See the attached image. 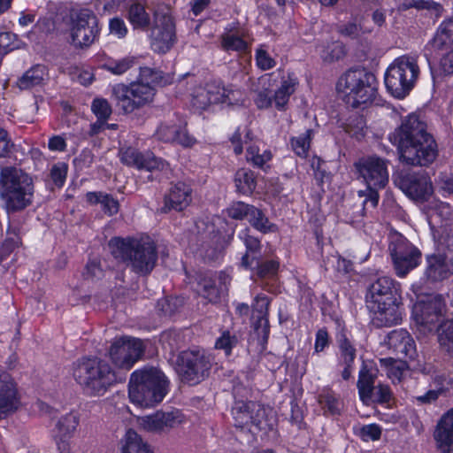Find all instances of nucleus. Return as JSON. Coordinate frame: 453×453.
<instances>
[{"mask_svg": "<svg viewBox=\"0 0 453 453\" xmlns=\"http://www.w3.org/2000/svg\"><path fill=\"white\" fill-rule=\"evenodd\" d=\"M220 47L225 51L244 53L249 49V43L243 32L226 31L220 35Z\"/></svg>", "mask_w": 453, "mask_h": 453, "instance_id": "f704fd0d", "label": "nucleus"}, {"mask_svg": "<svg viewBox=\"0 0 453 453\" xmlns=\"http://www.w3.org/2000/svg\"><path fill=\"white\" fill-rule=\"evenodd\" d=\"M255 59L258 68L264 71L272 69L276 65V61L269 55L263 46L259 47L256 50Z\"/></svg>", "mask_w": 453, "mask_h": 453, "instance_id": "5fc2aeb1", "label": "nucleus"}, {"mask_svg": "<svg viewBox=\"0 0 453 453\" xmlns=\"http://www.w3.org/2000/svg\"><path fill=\"white\" fill-rule=\"evenodd\" d=\"M250 224L262 234H270L278 232V226L272 223L265 214L258 208L253 207L248 219Z\"/></svg>", "mask_w": 453, "mask_h": 453, "instance_id": "e433bc0d", "label": "nucleus"}, {"mask_svg": "<svg viewBox=\"0 0 453 453\" xmlns=\"http://www.w3.org/2000/svg\"><path fill=\"white\" fill-rule=\"evenodd\" d=\"M394 269L398 277H405L421 260V252L403 236L396 237L389 245Z\"/></svg>", "mask_w": 453, "mask_h": 453, "instance_id": "dca6fc26", "label": "nucleus"}, {"mask_svg": "<svg viewBox=\"0 0 453 453\" xmlns=\"http://www.w3.org/2000/svg\"><path fill=\"white\" fill-rule=\"evenodd\" d=\"M234 182L238 192L249 195L256 188L254 173L249 169H239L234 176Z\"/></svg>", "mask_w": 453, "mask_h": 453, "instance_id": "ea45409f", "label": "nucleus"}, {"mask_svg": "<svg viewBox=\"0 0 453 453\" xmlns=\"http://www.w3.org/2000/svg\"><path fill=\"white\" fill-rule=\"evenodd\" d=\"M239 343V338L234 332L225 330L216 340L215 348L224 350L226 356L232 353V349Z\"/></svg>", "mask_w": 453, "mask_h": 453, "instance_id": "49530a36", "label": "nucleus"}, {"mask_svg": "<svg viewBox=\"0 0 453 453\" xmlns=\"http://www.w3.org/2000/svg\"><path fill=\"white\" fill-rule=\"evenodd\" d=\"M47 75L46 67L37 65L30 69V86L40 85Z\"/></svg>", "mask_w": 453, "mask_h": 453, "instance_id": "69168bd1", "label": "nucleus"}, {"mask_svg": "<svg viewBox=\"0 0 453 453\" xmlns=\"http://www.w3.org/2000/svg\"><path fill=\"white\" fill-rule=\"evenodd\" d=\"M338 347V365L342 367V377L348 380L354 369L357 349L345 332H341L336 338Z\"/></svg>", "mask_w": 453, "mask_h": 453, "instance_id": "a878e982", "label": "nucleus"}, {"mask_svg": "<svg viewBox=\"0 0 453 453\" xmlns=\"http://www.w3.org/2000/svg\"><path fill=\"white\" fill-rule=\"evenodd\" d=\"M183 422V415L179 410L171 411H157L139 419L140 426L147 432L163 433L179 426Z\"/></svg>", "mask_w": 453, "mask_h": 453, "instance_id": "412c9836", "label": "nucleus"}, {"mask_svg": "<svg viewBox=\"0 0 453 453\" xmlns=\"http://www.w3.org/2000/svg\"><path fill=\"white\" fill-rule=\"evenodd\" d=\"M423 372L431 375V387L436 390H440L444 395L447 388V375L444 372L437 371L433 366L425 367Z\"/></svg>", "mask_w": 453, "mask_h": 453, "instance_id": "de8ad7c7", "label": "nucleus"}, {"mask_svg": "<svg viewBox=\"0 0 453 453\" xmlns=\"http://www.w3.org/2000/svg\"><path fill=\"white\" fill-rule=\"evenodd\" d=\"M109 28L111 34L115 35L119 38H123L127 34V27L124 20L120 18L111 19L109 23Z\"/></svg>", "mask_w": 453, "mask_h": 453, "instance_id": "680f3d73", "label": "nucleus"}, {"mask_svg": "<svg viewBox=\"0 0 453 453\" xmlns=\"http://www.w3.org/2000/svg\"><path fill=\"white\" fill-rule=\"evenodd\" d=\"M426 277L432 281L446 279L449 275V267L441 255H430L426 257Z\"/></svg>", "mask_w": 453, "mask_h": 453, "instance_id": "473e14b6", "label": "nucleus"}, {"mask_svg": "<svg viewBox=\"0 0 453 453\" xmlns=\"http://www.w3.org/2000/svg\"><path fill=\"white\" fill-rule=\"evenodd\" d=\"M253 207V205L242 202L235 203L228 209V216L234 219H242L244 218L248 219Z\"/></svg>", "mask_w": 453, "mask_h": 453, "instance_id": "6e6d98bb", "label": "nucleus"}, {"mask_svg": "<svg viewBox=\"0 0 453 453\" xmlns=\"http://www.w3.org/2000/svg\"><path fill=\"white\" fill-rule=\"evenodd\" d=\"M273 76V73H266L258 79V84L261 86V89L257 91L254 101L259 109H267L273 104V96L269 90Z\"/></svg>", "mask_w": 453, "mask_h": 453, "instance_id": "58836bf2", "label": "nucleus"}, {"mask_svg": "<svg viewBox=\"0 0 453 453\" xmlns=\"http://www.w3.org/2000/svg\"><path fill=\"white\" fill-rule=\"evenodd\" d=\"M21 45V41L17 35L4 31L0 32V55H5L8 52L19 49Z\"/></svg>", "mask_w": 453, "mask_h": 453, "instance_id": "8fccbe9b", "label": "nucleus"}, {"mask_svg": "<svg viewBox=\"0 0 453 453\" xmlns=\"http://www.w3.org/2000/svg\"><path fill=\"white\" fill-rule=\"evenodd\" d=\"M211 364L203 350H184L176 359V371L181 380L189 384H197L209 374Z\"/></svg>", "mask_w": 453, "mask_h": 453, "instance_id": "ddd939ff", "label": "nucleus"}, {"mask_svg": "<svg viewBox=\"0 0 453 453\" xmlns=\"http://www.w3.org/2000/svg\"><path fill=\"white\" fill-rule=\"evenodd\" d=\"M388 160L378 156L363 157L355 163L359 178L366 187L371 188L370 201L372 208L378 205L379 190L384 188L388 183Z\"/></svg>", "mask_w": 453, "mask_h": 453, "instance_id": "9d476101", "label": "nucleus"}, {"mask_svg": "<svg viewBox=\"0 0 453 453\" xmlns=\"http://www.w3.org/2000/svg\"><path fill=\"white\" fill-rule=\"evenodd\" d=\"M377 373L378 369L372 362H363L357 383L359 396L363 402L372 399Z\"/></svg>", "mask_w": 453, "mask_h": 453, "instance_id": "c756f323", "label": "nucleus"}, {"mask_svg": "<svg viewBox=\"0 0 453 453\" xmlns=\"http://www.w3.org/2000/svg\"><path fill=\"white\" fill-rule=\"evenodd\" d=\"M230 282L229 277L224 273H204L196 278V291L211 303H218L226 295V284Z\"/></svg>", "mask_w": 453, "mask_h": 453, "instance_id": "a211bd4d", "label": "nucleus"}, {"mask_svg": "<svg viewBox=\"0 0 453 453\" xmlns=\"http://www.w3.org/2000/svg\"><path fill=\"white\" fill-rule=\"evenodd\" d=\"M240 90L226 88L219 81H212L203 86L196 87L192 91L190 103L194 109L203 111L214 104H236L240 101Z\"/></svg>", "mask_w": 453, "mask_h": 453, "instance_id": "f8f14e48", "label": "nucleus"}, {"mask_svg": "<svg viewBox=\"0 0 453 453\" xmlns=\"http://www.w3.org/2000/svg\"><path fill=\"white\" fill-rule=\"evenodd\" d=\"M400 188L413 199L426 200L432 194V183L425 173H407L399 180Z\"/></svg>", "mask_w": 453, "mask_h": 453, "instance_id": "b1692460", "label": "nucleus"}, {"mask_svg": "<svg viewBox=\"0 0 453 453\" xmlns=\"http://www.w3.org/2000/svg\"><path fill=\"white\" fill-rule=\"evenodd\" d=\"M313 135L312 129H307L303 134L290 138V145L295 154L302 158L308 156Z\"/></svg>", "mask_w": 453, "mask_h": 453, "instance_id": "a19ab883", "label": "nucleus"}, {"mask_svg": "<svg viewBox=\"0 0 453 453\" xmlns=\"http://www.w3.org/2000/svg\"><path fill=\"white\" fill-rule=\"evenodd\" d=\"M337 90L351 107L366 105L376 96V78L364 68L349 69L339 79Z\"/></svg>", "mask_w": 453, "mask_h": 453, "instance_id": "0eeeda50", "label": "nucleus"}, {"mask_svg": "<svg viewBox=\"0 0 453 453\" xmlns=\"http://www.w3.org/2000/svg\"><path fill=\"white\" fill-rule=\"evenodd\" d=\"M372 396L378 403H388L392 399V392L388 385L378 384L373 388Z\"/></svg>", "mask_w": 453, "mask_h": 453, "instance_id": "bf43d9fd", "label": "nucleus"}, {"mask_svg": "<svg viewBox=\"0 0 453 453\" xmlns=\"http://www.w3.org/2000/svg\"><path fill=\"white\" fill-rule=\"evenodd\" d=\"M443 307L444 303L440 296H431L419 301L414 307L417 322L432 331L439 322Z\"/></svg>", "mask_w": 453, "mask_h": 453, "instance_id": "aec40b11", "label": "nucleus"}, {"mask_svg": "<svg viewBox=\"0 0 453 453\" xmlns=\"http://www.w3.org/2000/svg\"><path fill=\"white\" fill-rule=\"evenodd\" d=\"M160 77V72L150 67H141L139 78L136 81L147 82L152 85V83L157 82Z\"/></svg>", "mask_w": 453, "mask_h": 453, "instance_id": "052dcab7", "label": "nucleus"}, {"mask_svg": "<svg viewBox=\"0 0 453 453\" xmlns=\"http://www.w3.org/2000/svg\"><path fill=\"white\" fill-rule=\"evenodd\" d=\"M109 247L112 256L127 263L135 273L147 275L154 269L157 261V246L148 235L140 237H114Z\"/></svg>", "mask_w": 453, "mask_h": 453, "instance_id": "7ed1b4c3", "label": "nucleus"}, {"mask_svg": "<svg viewBox=\"0 0 453 453\" xmlns=\"http://www.w3.org/2000/svg\"><path fill=\"white\" fill-rule=\"evenodd\" d=\"M73 377L89 395H103L117 382L116 372L104 359L83 357L73 365Z\"/></svg>", "mask_w": 453, "mask_h": 453, "instance_id": "20e7f679", "label": "nucleus"}, {"mask_svg": "<svg viewBox=\"0 0 453 453\" xmlns=\"http://www.w3.org/2000/svg\"><path fill=\"white\" fill-rule=\"evenodd\" d=\"M70 31L75 47H89L99 35L97 18L89 10H81L72 15Z\"/></svg>", "mask_w": 453, "mask_h": 453, "instance_id": "2eb2a0df", "label": "nucleus"}, {"mask_svg": "<svg viewBox=\"0 0 453 453\" xmlns=\"http://www.w3.org/2000/svg\"><path fill=\"white\" fill-rule=\"evenodd\" d=\"M19 397L13 379L6 372H0V419L15 411Z\"/></svg>", "mask_w": 453, "mask_h": 453, "instance_id": "393cba45", "label": "nucleus"}, {"mask_svg": "<svg viewBox=\"0 0 453 453\" xmlns=\"http://www.w3.org/2000/svg\"><path fill=\"white\" fill-rule=\"evenodd\" d=\"M381 433V427L377 424L364 425L355 428V434L364 441H378Z\"/></svg>", "mask_w": 453, "mask_h": 453, "instance_id": "09e8293b", "label": "nucleus"}, {"mask_svg": "<svg viewBox=\"0 0 453 453\" xmlns=\"http://www.w3.org/2000/svg\"><path fill=\"white\" fill-rule=\"evenodd\" d=\"M380 364L387 371L388 377L395 383L399 382L406 369V364L393 358H380Z\"/></svg>", "mask_w": 453, "mask_h": 453, "instance_id": "37998d69", "label": "nucleus"}, {"mask_svg": "<svg viewBox=\"0 0 453 453\" xmlns=\"http://www.w3.org/2000/svg\"><path fill=\"white\" fill-rule=\"evenodd\" d=\"M388 345L402 357L414 359L416 344L411 335L404 329L393 330L388 335Z\"/></svg>", "mask_w": 453, "mask_h": 453, "instance_id": "cd10ccee", "label": "nucleus"}, {"mask_svg": "<svg viewBox=\"0 0 453 453\" xmlns=\"http://www.w3.org/2000/svg\"><path fill=\"white\" fill-rule=\"evenodd\" d=\"M318 50L325 62L339 60L345 55L344 47L340 42H332L326 45H322L319 47Z\"/></svg>", "mask_w": 453, "mask_h": 453, "instance_id": "c03bdc74", "label": "nucleus"}, {"mask_svg": "<svg viewBox=\"0 0 453 453\" xmlns=\"http://www.w3.org/2000/svg\"><path fill=\"white\" fill-rule=\"evenodd\" d=\"M119 157L122 164L139 170L164 171L169 167V165L162 158L155 157L150 152L142 153L132 147L121 148Z\"/></svg>", "mask_w": 453, "mask_h": 453, "instance_id": "6ab92c4d", "label": "nucleus"}, {"mask_svg": "<svg viewBox=\"0 0 453 453\" xmlns=\"http://www.w3.org/2000/svg\"><path fill=\"white\" fill-rule=\"evenodd\" d=\"M432 45L437 50H448L453 47V17L440 25L432 40Z\"/></svg>", "mask_w": 453, "mask_h": 453, "instance_id": "c9c22d12", "label": "nucleus"}, {"mask_svg": "<svg viewBox=\"0 0 453 453\" xmlns=\"http://www.w3.org/2000/svg\"><path fill=\"white\" fill-rule=\"evenodd\" d=\"M438 4L432 0H404L402 4V9L408 10L415 8L418 10L436 9Z\"/></svg>", "mask_w": 453, "mask_h": 453, "instance_id": "13d9d810", "label": "nucleus"}, {"mask_svg": "<svg viewBox=\"0 0 453 453\" xmlns=\"http://www.w3.org/2000/svg\"><path fill=\"white\" fill-rule=\"evenodd\" d=\"M280 263L277 260H268L263 263L259 262L257 265V274L260 278L273 277L274 276L279 269Z\"/></svg>", "mask_w": 453, "mask_h": 453, "instance_id": "4d7b16f0", "label": "nucleus"}, {"mask_svg": "<svg viewBox=\"0 0 453 453\" xmlns=\"http://www.w3.org/2000/svg\"><path fill=\"white\" fill-rule=\"evenodd\" d=\"M119 453H153L150 445L133 429H128L119 444Z\"/></svg>", "mask_w": 453, "mask_h": 453, "instance_id": "2f4dec72", "label": "nucleus"}, {"mask_svg": "<svg viewBox=\"0 0 453 453\" xmlns=\"http://www.w3.org/2000/svg\"><path fill=\"white\" fill-rule=\"evenodd\" d=\"M68 172V166L64 162H58L52 165L50 173L53 184L58 188H62L65 182Z\"/></svg>", "mask_w": 453, "mask_h": 453, "instance_id": "603ef678", "label": "nucleus"}, {"mask_svg": "<svg viewBox=\"0 0 453 453\" xmlns=\"http://www.w3.org/2000/svg\"><path fill=\"white\" fill-rule=\"evenodd\" d=\"M269 305V300L265 296H257L256 297V304L254 309L257 310L259 313L257 323L255 325V329L257 331H260L263 334V337L265 340L268 338L269 335V321L266 318L267 310Z\"/></svg>", "mask_w": 453, "mask_h": 453, "instance_id": "4c0bfd02", "label": "nucleus"}, {"mask_svg": "<svg viewBox=\"0 0 453 453\" xmlns=\"http://www.w3.org/2000/svg\"><path fill=\"white\" fill-rule=\"evenodd\" d=\"M271 411L269 407L253 401H236L232 408L234 425L241 428L253 425L262 429Z\"/></svg>", "mask_w": 453, "mask_h": 453, "instance_id": "f3484780", "label": "nucleus"}, {"mask_svg": "<svg viewBox=\"0 0 453 453\" xmlns=\"http://www.w3.org/2000/svg\"><path fill=\"white\" fill-rule=\"evenodd\" d=\"M441 395L440 390L431 388L424 395L416 396L415 399L419 404H431L437 401Z\"/></svg>", "mask_w": 453, "mask_h": 453, "instance_id": "774afa93", "label": "nucleus"}, {"mask_svg": "<svg viewBox=\"0 0 453 453\" xmlns=\"http://www.w3.org/2000/svg\"><path fill=\"white\" fill-rule=\"evenodd\" d=\"M191 200V188L184 182H177L171 187L168 194L165 196V206L163 211H182L188 206Z\"/></svg>", "mask_w": 453, "mask_h": 453, "instance_id": "c85d7f7f", "label": "nucleus"}, {"mask_svg": "<svg viewBox=\"0 0 453 453\" xmlns=\"http://www.w3.org/2000/svg\"><path fill=\"white\" fill-rule=\"evenodd\" d=\"M100 204L103 211L109 216H112L119 211V203L111 195L104 193Z\"/></svg>", "mask_w": 453, "mask_h": 453, "instance_id": "e2e57ef3", "label": "nucleus"}, {"mask_svg": "<svg viewBox=\"0 0 453 453\" xmlns=\"http://www.w3.org/2000/svg\"><path fill=\"white\" fill-rule=\"evenodd\" d=\"M434 439L441 453L453 452V407L438 420Z\"/></svg>", "mask_w": 453, "mask_h": 453, "instance_id": "bb28decb", "label": "nucleus"}, {"mask_svg": "<svg viewBox=\"0 0 453 453\" xmlns=\"http://www.w3.org/2000/svg\"><path fill=\"white\" fill-rule=\"evenodd\" d=\"M388 139L397 147L400 161L406 165L426 166L437 157L434 138L427 132L426 124L414 114L407 116Z\"/></svg>", "mask_w": 453, "mask_h": 453, "instance_id": "f257e3e1", "label": "nucleus"}, {"mask_svg": "<svg viewBox=\"0 0 453 453\" xmlns=\"http://www.w3.org/2000/svg\"><path fill=\"white\" fill-rule=\"evenodd\" d=\"M241 238L242 239L243 243L246 247V251L259 255L261 250V243L257 238L250 235L246 232L243 233V235L241 236Z\"/></svg>", "mask_w": 453, "mask_h": 453, "instance_id": "0e129e2a", "label": "nucleus"}, {"mask_svg": "<svg viewBox=\"0 0 453 453\" xmlns=\"http://www.w3.org/2000/svg\"><path fill=\"white\" fill-rule=\"evenodd\" d=\"M395 281L389 277H380L372 282L366 293V306L374 314L378 326H391L402 319L395 296Z\"/></svg>", "mask_w": 453, "mask_h": 453, "instance_id": "39448f33", "label": "nucleus"}, {"mask_svg": "<svg viewBox=\"0 0 453 453\" xmlns=\"http://www.w3.org/2000/svg\"><path fill=\"white\" fill-rule=\"evenodd\" d=\"M144 352L142 342L137 338L123 335L115 337L108 349L112 364L123 370H130Z\"/></svg>", "mask_w": 453, "mask_h": 453, "instance_id": "4468645a", "label": "nucleus"}, {"mask_svg": "<svg viewBox=\"0 0 453 453\" xmlns=\"http://www.w3.org/2000/svg\"><path fill=\"white\" fill-rule=\"evenodd\" d=\"M153 23L150 15L143 4L133 3L127 11L126 18L134 29L142 31L150 28L151 48L158 53H165L175 42V23L170 10L160 6L154 11Z\"/></svg>", "mask_w": 453, "mask_h": 453, "instance_id": "f03ea898", "label": "nucleus"}, {"mask_svg": "<svg viewBox=\"0 0 453 453\" xmlns=\"http://www.w3.org/2000/svg\"><path fill=\"white\" fill-rule=\"evenodd\" d=\"M438 342L441 350L453 357V319L441 326Z\"/></svg>", "mask_w": 453, "mask_h": 453, "instance_id": "79ce46f5", "label": "nucleus"}, {"mask_svg": "<svg viewBox=\"0 0 453 453\" xmlns=\"http://www.w3.org/2000/svg\"><path fill=\"white\" fill-rule=\"evenodd\" d=\"M419 73L415 58L404 55L395 58L385 73L388 91L395 98H404L414 88Z\"/></svg>", "mask_w": 453, "mask_h": 453, "instance_id": "6e6552de", "label": "nucleus"}, {"mask_svg": "<svg viewBox=\"0 0 453 453\" xmlns=\"http://www.w3.org/2000/svg\"><path fill=\"white\" fill-rule=\"evenodd\" d=\"M136 63V58L127 56L119 59H109L104 67L113 74L120 75L129 70Z\"/></svg>", "mask_w": 453, "mask_h": 453, "instance_id": "a18cd8bd", "label": "nucleus"}, {"mask_svg": "<svg viewBox=\"0 0 453 453\" xmlns=\"http://www.w3.org/2000/svg\"><path fill=\"white\" fill-rule=\"evenodd\" d=\"M297 84V78L293 73L282 77L280 86L273 96V103L277 110L286 111L289 98L295 92Z\"/></svg>", "mask_w": 453, "mask_h": 453, "instance_id": "7c9ffc66", "label": "nucleus"}, {"mask_svg": "<svg viewBox=\"0 0 453 453\" xmlns=\"http://www.w3.org/2000/svg\"><path fill=\"white\" fill-rule=\"evenodd\" d=\"M27 175L20 169L6 166L1 169L0 193L8 211H15L26 206L24 184Z\"/></svg>", "mask_w": 453, "mask_h": 453, "instance_id": "9b49d317", "label": "nucleus"}, {"mask_svg": "<svg viewBox=\"0 0 453 453\" xmlns=\"http://www.w3.org/2000/svg\"><path fill=\"white\" fill-rule=\"evenodd\" d=\"M155 94L154 87L142 81H133L128 85L119 83L111 88V98L125 114L151 103Z\"/></svg>", "mask_w": 453, "mask_h": 453, "instance_id": "1a4fd4ad", "label": "nucleus"}, {"mask_svg": "<svg viewBox=\"0 0 453 453\" xmlns=\"http://www.w3.org/2000/svg\"><path fill=\"white\" fill-rule=\"evenodd\" d=\"M167 380L156 368L134 371L129 380L130 401L142 408L153 407L160 403L167 392Z\"/></svg>", "mask_w": 453, "mask_h": 453, "instance_id": "423d86ee", "label": "nucleus"}, {"mask_svg": "<svg viewBox=\"0 0 453 453\" xmlns=\"http://www.w3.org/2000/svg\"><path fill=\"white\" fill-rule=\"evenodd\" d=\"M79 423V415L74 412L67 413L57 422L53 438L59 453H71L70 439L74 435Z\"/></svg>", "mask_w": 453, "mask_h": 453, "instance_id": "5701e85b", "label": "nucleus"}, {"mask_svg": "<svg viewBox=\"0 0 453 453\" xmlns=\"http://www.w3.org/2000/svg\"><path fill=\"white\" fill-rule=\"evenodd\" d=\"M91 110L99 119L107 120L111 114V107L108 101L104 98L94 99Z\"/></svg>", "mask_w": 453, "mask_h": 453, "instance_id": "864d4df0", "label": "nucleus"}, {"mask_svg": "<svg viewBox=\"0 0 453 453\" xmlns=\"http://www.w3.org/2000/svg\"><path fill=\"white\" fill-rule=\"evenodd\" d=\"M329 344V336L326 328H320L316 334V340L314 344L315 352H321Z\"/></svg>", "mask_w": 453, "mask_h": 453, "instance_id": "338daca9", "label": "nucleus"}, {"mask_svg": "<svg viewBox=\"0 0 453 453\" xmlns=\"http://www.w3.org/2000/svg\"><path fill=\"white\" fill-rule=\"evenodd\" d=\"M178 132H180V126L164 124L158 127L155 135L164 142H175Z\"/></svg>", "mask_w": 453, "mask_h": 453, "instance_id": "3c124183", "label": "nucleus"}, {"mask_svg": "<svg viewBox=\"0 0 453 453\" xmlns=\"http://www.w3.org/2000/svg\"><path fill=\"white\" fill-rule=\"evenodd\" d=\"M318 403L326 416L340 415L343 407L340 395L329 388L321 390L318 395Z\"/></svg>", "mask_w": 453, "mask_h": 453, "instance_id": "72a5a7b5", "label": "nucleus"}, {"mask_svg": "<svg viewBox=\"0 0 453 453\" xmlns=\"http://www.w3.org/2000/svg\"><path fill=\"white\" fill-rule=\"evenodd\" d=\"M231 142L234 146V151L236 155H240L243 151L242 143L246 147V159L248 162L252 163L255 166L262 167L266 162L272 158V153L270 150H265L260 153V150L256 142H253L252 134L247 131L244 136V140H242L239 129L233 134Z\"/></svg>", "mask_w": 453, "mask_h": 453, "instance_id": "4be33fe9", "label": "nucleus"}]
</instances>
